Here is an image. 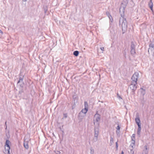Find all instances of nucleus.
I'll return each mask as SVG.
<instances>
[{
  "label": "nucleus",
  "instance_id": "obj_28",
  "mask_svg": "<svg viewBox=\"0 0 154 154\" xmlns=\"http://www.w3.org/2000/svg\"><path fill=\"white\" fill-rule=\"evenodd\" d=\"M23 88H21L20 89V90L19 91V93L20 94H21L23 92Z\"/></svg>",
  "mask_w": 154,
  "mask_h": 154
},
{
  "label": "nucleus",
  "instance_id": "obj_39",
  "mask_svg": "<svg viewBox=\"0 0 154 154\" xmlns=\"http://www.w3.org/2000/svg\"><path fill=\"white\" fill-rule=\"evenodd\" d=\"M130 153L131 154H134V151H133V149H131Z\"/></svg>",
  "mask_w": 154,
  "mask_h": 154
},
{
  "label": "nucleus",
  "instance_id": "obj_19",
  "mask_svg": "<svg viewBox=\"0 0 154 154\" xmlns=\"http://www.w3.org/2000/svg\"><path fill=\"white\" fill-rule=\"evenodd\" d=\"M99 130V129L98 127H94V133L98 134Z\"/></svg>",
  "mask_w": 154,
  "mask_h": 154
},
{
  "label": "nucleus",
  "instance_id": "obj_30",
  "mask_svg": "<svg viewBox=\"0 0 154 154\" xmlns=\"http://www.w3.org/2000/svg\"><path fill=\"white\" fill-rule=\"evenodd\" d=\"M149 48H153L154 47V44L151 43L149 44Z\"/></svg>",
  "mask_w": 154,
  "mask_h": 154
},
{
  "label": "nucleus",
  "instance_id": "obj_23",
  "mask_svg": "<svg viewBox=\"0 0 154 154\" xmlns=\"http://www.w3.org/2000/svg\"><path fill=\"white\" fill-rule=\"evenodd\" d=\"M131 53L132 56H134L136 54L135 49H131Z\"/></svg>",
  "mask_w": 154,
  "mask_h": 154
},
{
  "label": "nucleus",
  "instance_id": "obj_4",
  "mask_svg": "<svg viewBox=\"0 0 154 154\" xmlns=\"http://www.w3.org/2000/svg\"><path fill=\"white\" fill-rule=\"evenodd\" d=\"M125 7V6H121L119 8V12L121 17H122V18H124V12Z\"/></svg>",
  "mask_w": 154,
  "mask_h": 154
},
{
  "label": "nucleus",
  "instance_id": "obj_20",
  "mask_svg": "<svg viewBox=\"0 0 154 154\" xmlns=\"http://www.w3.org/2000/svg\"><path fill=\"white\" fill-rule=\"evenodd\" d=\"M79 54V52L78 51H75L73 52V55L75 57H77Z\"/></svg>",
  "mask_w": 154,
  "mask_h": 154
},
{
  "label": "nucleus",
  "instance_id": "obj_17",
  "mask_svg": "<svg viewBox=\"0 0 154 154\" xmlns=\"http://www.w3.org/2000/svg\"><path fill=\"white\" fill-rule=\"evenodd\" d=\"M43 9L45 13L46 14V13H47V11L48 10V6L47 5L44 6Z\"/></svg>",
  "mask_w": 154,
  "mask_h": 154
},
{
  "label": "nucleus",
  "instance_id": "obj_11",
  "mask_svg": "<svg viewBox=\"0 0 154 154\" xmlns=\"http://www.w3.org/2000/svg\"><path fill=\"white\" fill-rule=\"evenodd\" d=\"M148 52L149 54H151L153 56L154 55V48H149L148 50Z\"/></svg>",
  "mask_w": 154,
  "mask_h": 154
},
{
  "label": "nucleus",
  "instance_id": "obj_36",
  "mask_svg": "<svg viewBox=\"0 0 154 154\" xmlns=\"http://www.w3.org/2000/svg\"><path fill=\"white\" fill-rule=\"evenodd\" d=\"M97 138H98V137H94V138H93V141L94 142L97 141Z\"/></svg>",
  "mask_w": 154,
  "mask_h": 154
},
{
  "label": "nucleus",
  "instance_id": "obj_24",
  "mask_svg": "<svg viewBox=\"0 0 154 154\" xmlns=\"http://www.w3.org/2000/svg\"><path fill=\"white\" fill-rule=\"evenodd\" d=\"M72 109H73L75 107L76 105L75 103V101H74L73 102H72Z\"/></svg>",
  "mask_w": 154,
  "mask_h": 154
},
{
  "label": "nucleus",
  "instance_id": "obj_32",
  "mask_svg": "<svg viewBox=\"0 0 154 154\" xmlns=\"http://www.w3.org/2000/svg\"><path fill=\"white\" fill-rule=\"evenodd\" d=\"M63 118L62 119H63L64 118H66L67 117V113H63Z\"/></svg>",
  "mask_w": 154,
  "mask_h": 154
},
{
  "label": "nucleus",
  "instance_id": "obj_40",
  "mask_svg": "<svg viewBox=\"0 0 154 154\" xmlns=\"http://www.w3.org/2000/svg\"><path fill=\"white\" fill-rule=\"evenodd\" d=\"M135 91L131 90V93L132 95H134L135 94Z\"/></svg>",
  "mask_w": 154,
  "mask_h": 154
},
{
  "label": "nucleus",
  "instance_id": "obj_15",
  "mask_svg": "<svg viewBox=\"0 0 154 154\" xmlns=\"http://www.w3.org/2000/svg\"><path fill=\"white\" fill-rule=\"evenodd\" d=\"M135 45L134 44V42L132 41L131 42V45L130 46L131 49H135Z\"/></svg>",
  "mask_w": 154,
  "mask_h": 154
},
{
  "label": "nucleus",
  "instance_id": "obj_41",
  "mask_svg": "<svg viewBox=\"0 0 154 154\" xmlns=\"http://www.w3.org/2000/svg\"><path fill=\"white\" fill-rule=\"evenodd\" d=\"M120 130H117L116 131V134L117 135H118L119 134Z\"/></svg>",
  "mask_w": 154,
  "mask_h": 154
},
{
  "label": "nucleus",
  "instance_id": "obj_53",
  "mask_svg": "<svg viewBox=\"0 0 154 154\" xmlns=\"http://www.w3.org/2000/svg\"><path fill=\"white\" fill-rule=\"evenodd\" d=\"M126 2H127V3H128V0H127L126 1Z\"/></svg>",
  "mask_w": 154,
  "mask_h": 154
},
{
  "label": "nucleus",
  "instance_id": "obj_42",
  "mask_svg": "<svg viewBox=\"0 0 154 154\" xmlns=\"http://www.w3.org/2000/svg\"><path fill=\"white\" fill-rule=\"evenodd\" d=\"M98 134H97V133H95L94 134V137H98Z\"/></svg>",
  "mask_w": 154,
  "mask_h": 154
},
{
  "label": "nucleus",
  "instance_id": "obj_49",
  "mask_svg": "<svg viewBox=\"0 0 154 154\" xmlns=\"http://www.w3.org/2000/svg\"><path fill=\"white\" fill-rule=\"evenodd\" d=\"M0 33H1L2 34H3V32L1 30H0Z\"/></svg>",
  "mask_w": 154,
  "mask_h": 154
},
{
  "label": "nucleus",
  "instance_id": "obj_21",
  "mask_svg": "<svg viewBox=\"0 0 154 154\" xmlns=\"http://www.w3.org/2000/svg\"><path fill=\"white\" fill-rule=\"evenodd\" d=\"M84 108L88 109V105L87 102L85 101L84 102Z\"/></svg>",
  "mask_w": 154,
  "mask_h": 154
},
{
  "label": "nucleus",
  "instance_id": "obj_56",
  "mask_svg": "<svg viewBox=\"0 0 154 154\" xmlns=\"http://www.w3.org/2000/svg\"><path fill=\"white\" fill-rule=\"evenodd\" d=\"M124 54H125V55L126 54V53H125Z\"/></svg>",
  "mask_w": 154,
  "mask_h": 154
},
{
  "label": "nucleus",
  "instance_id": "obj_2",
  "mask_svg": "<svg viewBox=\"0 0 154 154\" xmlns=\"http://www.w3.org/2000/svg\"><path fill=\"white\" fill-rule=\"evenodd\" d=\"M11 143V142L9 140L7 139L5 141V154H10V146L9 145Z\"/></svg>",
  "mask_w": 154,
  "mask_h": 154
},
{
  "label": "nucleus",
  "instance_id": "obj_14",
  "mask_svg": "<svg viewBox=\"0 0 154 154\" xmlns=\"http://www.w3.org/2000/svg\"><path fill=\"white\" fill-rule=\"evenodd\" d=\"M17 85H19L21 88H23L24 85V83L23 81L22 82H20L18 84H17Z\"/></svg>",
  "mask_w": 154,
  "mask_h": 154
},
{
  "label": "nucleus",
  "instance_id": "obj_8",
  "mask_svg": "<svg viewBox=\"0 0 154 154\" xmlns=\"http://www.w3.org/2000/svg\"><path fill=\"white\" fill-rule=\"evenodd\" d=\"M85 116L86 114L84 113H83L82 112H80L79 113L78 116V118L79 120V121H82L83 119L84 118V117Z\"/></svg>",
  "mask_w": 154,
  "mask_h": 154
},
{
  "label": "nucleus",
  "instance_id": "obj_16",
  "mask_svg": "<svg viewBox=\"0 0 154 154\" xmlns=\"http://www.w3.org/2000/svg\"><path fill=\"white\" fill-rule=\"evenodd\" d=\"M140 89L142 90V91H140L141 94L143 95V97L144 95L146 94V90L142 88H141Z\"/></svg>",
  "mask_w": 154,
  "mask_h": 154
},
{
  "label": "nucleus",
  "instance_id": "obj_45",
  "mask_svg": "<svg viewBox=\"0 0 154 154\" xmlns=\"http://www.w3.org/2000/svg\"><path fill=\"white\" fill-rule=\"evenodd\" d=\"M132 143V142L131 143L130 146H131L132 148H133V146L135 144H133Z\"/></svg>",
  "mask_w": 154,
  "mask_h": 154
},
{
  "label": "nucleus",
  "instance_id": "obj_46",
  "mask_svg": "<svg viewBox=\"0 0 154 154\" xmlns=\"http://www.w3.org/2000/svg\"><path fill=\"white\" fill-rule=\"evenodd\" d=\"M5 125L6 126L5 129H6L7 128V121H6L5 123Z\"/></svg>",
  "mask_w": 154,
  "mask_h": 154
},
{
  "label": "nucleus",
  "instance_id": "obj_51",
  "mask_svg": "<svg viewBox=\"0 0 154 154\" xmlns=\"http://www.w3.org/2000/svg\"><path fill=\"white\" fill-rule=\"evenodd\" d=\"M121 154H124V152L123 151H122L121 152Z\"/></svg>",
  "mask_w": 154,
  "mask_h": 154
},
{
  "label": "nucleus",
  "instance_id": "obj_38",
  "mask_svg": "<svg viewBox=\"0 0 154 154\" xmlns=\"http://www.w3.org/2000/svg\"><path fill=\"white\" fill-rule=\"evenodd\" d=\"M55 152L56 154H60V152L59 151H55Z\"/></svg>",
  "mask_w": 154,
  "mask_h": 154
},
{
  "label": "nucleus",
  "instance_id": "obj_26",
  "mask_svg": "<svg viewBox=\"0 0 154 154\" xmlns=\"http://www.w3.org/2000/svg\"><path fill=\"white\" fill-rule=\"evenodd\" d=\"M106 14L107 15V16L109 17V19H110L111 18H112V17L110 15V13L109 12H106Z\"/></svg>",
  "mask_w": 154,
  "mask_h": 154
},
{
  "label": "nucleus",
  "instance_id": "obj_9",
  "mask_svg": "<svg viewBox=\"0 0 154 154\" xmlns=\"http://www.w3.org/2000/svg\"><path fill=\"white\" fill-rule=\"evenodd\" d=\"M137 84L136 83H132L131 82V84L130 86V88L131 90L136 91L137 89V87L136 85Z\"/></svg>",
  "mask_w": 154,
  "mask_h": 154
},
{
  "label": "nucleus",
  "instance_id": "obj_29",
  "mask_svg": "<svg viewBox=\"0 0 154 154\" xmlns=\"http://www.w3.org/2000/svg\"><path fill=\"white\" fill-rule=\"evenodd\" d=\"M90 153L91 154H94V150L91 147L90 149Z\"/></svg>",
  "mask_w": 154,
  "mask_h": 154
},
{
  "label": "nucleus",
  "instance_id": "obj_48",
  "mask_svg": "<svg viewBox=\"0 0 154 154\" xmlns=\"http://www.w3.org/2000/svg\"><path fill=\"white\" fill-rule=\"evenodd\" d=\"M104 48H103V47H101V48H100V49H101V50H102V51H103V50H104Z\"/></svg>",
  "mask_w": 154,
  "mask_h": 154
},
{
  "label": "nucleus",
  "instance_id": "obj_50",
  "mask_svg": "<svg viewBox=\"0 0 154 154\" xmlns=\"http://www.w3.org/2000/svg\"><path fill=\"white\" fill-rule=\"evenodd\" d=\"M144 147H145V149H146V150H147V146H145Z\"/></svg>",
  "mask_w": 154,
  "mask_h": 154
},
{
  "label": "nucleus",
  "instance_id": "obj_55",
  "mask_svg": "<svg viewBox=\"0 0 154 154\" xmlns=\"http://www.w3.org/2000/svg\"><path fill=\"white\" fill-rule=\"evenodd\" d=\"M126 92H127V94H128V92L127 91V90L126 91Z\"/></svg>",
  "mask_w": 154,
  "mask_h": 154
},
{
  "label": "nucleus",
  "instance_id": "obj_25",
  "mask_svg": "<svg viewBox=\"0 0 154 154\" xmlns=\"http://www.w3.org/2000/svg\"><path fill=\"white\" fill-rule=\"evenodd\" d=\"M113 138L111 136L110 137V146H111L113 143Z\"/></svg>",
  "mask_w": 154,
  "mask_h": 154
},
{
  "label": "nucleus",
  "instance_id": "obj_10",
  "mask_svg": "<svg viewBox=\"0 0 154 154\" xmlns=\"http://www.w3.org/2000/svg\"><path fill=\"white\" fill-rule=\"evenodd\" d=\"M24 140L23 146L26 149H28L29 148L28 141H26L24 139Z\"/></svg>",
  "mask_w": 154,
  "mask_h": 154
},
{
  "label": "nucleus",
  "instance_id": "obj_7",
  "mask_svg": "<svg viewBox=\"0 0 154 154\" xmlns=\"http://www.w3.org/2000/svg\"><path fill=\"white\" fill-rule=\"evenodd\" d=\"M135 122L137 126L141 125V123L140 118L139 116V114L137 113L136 114V116L135 119Z\"/></svg>",
  "mask_w": 154,
  "mask_h": 154
},
{
  "label": "nucleus",
  "instance_id": "obj_1",
  "mask_svg": "<svg viewBox=\"0 0 154 154\" xmlns=\"http://www.w3.org/2000/svg\"><path fill=\"white\" fill-rule=\"evenodd\" d=\"M122 24V33L124 34L127 31V23L125 18H122V19H120L119 23V25H120Z\"/></svg>",
  "mask_w": 154,
  "mask_h": 154
},
{
  "label": "nucleus",
  "instance_id": "obj_44",
  "mask_svg": "<svg viewBox=\"0 0 154 154\" xmlns=\"http://www.w3.org/2000/svg\"><path fill=\"white\" fill-rule=\"evenodd\" d=\"M109 19L110 20L111 22L112 23L113 22V20L112 17V18H111L110 19Z\"/></svg>",
  "mask_w": 154,
  "mask_h": 154
},
{
  "label": "nucleus",
  "instance_id": "obj_37",
  "mask_svg": "<svg viewBox=\"0 0 154 154\" xmlns=\"http://www.w3.org/2000/svg\"><path fill=\"white\" fill-rule=\"evenodd\" d=\"M143 100H142V101H141V103L143 104V106L144 104V98L143 97Z\"/></svg>",
  "mask_w": 154,
  "mask_h": 154
},
{
  "label": "nucleus",
  "instance_id": "obj_12",
  "mask_svg": "<svg viewBox=\"0 0 154 154\" xmlns=\"http://www.w3.org/2000/svg\"><path fill=\"white\" fill-rule=\"evenodd\" d=\"M137 131V134L139 137L140 136V131L141 129V125H138Z\"/></svg>",
  "mask_w": 154,
  "mask_h": 154
},
{
  "label": "nucleus",
  "instance_id": "obj_43",
  "mask_svg": "<svg viewBox=\"0 0 154 154\" xmlns=\"http://www.w3.org/2000/svg\"><path fill=\"white\" fill-rule=\"evenodd\" d=\"M100 115V114L98 113V111H97L96 112V113H95V115H94V116H97V115Z\"/></svg>",
  "mask_w": 154,
  "mask_h": 154
},
{
  "label": "nucleus",
  "instance_id": "obj_22",
  "mask_svg": "<svg viewBox=\"0 0 154 154\" xmlns=\"http://www.w3.org/2000/svg\"><path fill=\"white\" fill-rule=\"evenodd\" d=\"M88 110V109H85V108H84V109H82L80 112H82L83 113H84L86 114Z\"/></svg>",
  "mask_w": 154,
  "mask_h": 154
},
{
  "label": "nucleus",
  "instance_id": "obj_5",
  "mask_svg": "<svg viewBox=\"0 0 154 154\" xmlns=\"http://www.w3.org/2000/svg\"><path fill=\"white\" fill-rule=\"evenodd\" d=\"M101 116L100 115L97 116H94V119H93V124L95 125V122H97L100 121L101 120Z\"/></svg>",
  "mask_w": 154,
  "mask_h": 154
},
{
  "label": "nucleus",
  "instance_id": "obj_13",
  "mask_svg": "<svg viewBox=\"0 0 154 154\" xmlns=\"http://www.w3.org/2000/svg\"><path fill=\"white\" fill-rule=\"evenodd\" d=\"M131 140L133 141L132 143L133 144H135V134H133L131 137Z\"/></svg>",
  "mask_w": 154,
  "mask_h": 154
},
{
  "label": "nucleus",
  "instance_id": "obj_3",
  "mask_svg": "<svg viewBox=\"0 0 154 154\" xmlns=\"http://www.w3.org/2000/svg\"><path fill=\"white\" fill-rule=\"evenodd\" d=\"M139 73L137 72H135L132 76L131 79L132 80L131 82L132 83H136L137 84V81L139 77Z\"/></svg>",
  "mask_w": 154,
  "mask_h": 154
},
{
  "label": "nucleus",
  "instance_id": "obj_18",
  "mask_svg": "<svg viewBox=\"0 0 154 154\" xmlns=\"http://www.w3.org/2000/svg\"><path fill=\"white\" fill-rule=\"evenodd\" d=\"M152 0H150L148 4V5L150 8H153V4L152 2Z\"/></svg>",
  "mask_w": 154,
  "mask_h": 154
},
{
  "label": "nucleus",
  "instance_id": "obj_54",
  "mask_svg": "<svg viewBox=\"0 0 154 154\" xmlns=\"http://www.w3.org/2000/svg\"><path fill=\"white\" fill-rule=\"evenodd\" d=\"M27 0H23V2H26Z\"/></svg>",
  "mask_w": 154,
  "mask_h": 154
},
{
  "label": "nucleus",
  "instance_id": "obj_52",
  "mask_svg": "<svg viewBox=\"0 0 154 154\" xmlns=\"http://www.w3.org/2000/svg\"><path fill=\"white\" fill-rule=\"evenodd\" d=\"M144 153H145V154H147V152L145 151Z\"/></svg>",
  "mask_w": 154,
  "mask_h": 154
},
{
  "label": "nucleus",
  "instance_id": "obj_6",
  "mask_svg": "<svg viewBox=\"0 0 154 154\" xmlns=\"http://www.w3.org/2000/svg\"><path fill=\"white\" fill-rule=\"evenodd\" d=\"M25 75L23 74V72L22 71H20V73L19 75V80L17 81V84L20 82H22L23 81Z\"/></svg>",
  "mask_w": 154,
  "mask_h": 154
},
{
  "label": "nucleus",
  "instance_id": "obj_34",
  "mask_svg": "<svg viewBox=\"0 0 154 154\" xmlns=\"http://www.w3.org/2000/svg\"><path fill=\"white\" fill-rule=\"evenodd\" d=\"M97 126H94V127H98V128H99V127H100V123L99 122H97Z\"/></svg>",
  "mask_w": 154,
  "mask_h": 154
},
{
  "label": "nucleus",
  "instance_id": "obj_27",
  "mask_svg": "<svg viewBox=\"0 0 154 154\" xmlns=\"http://www.w3.org/2000/svg\"><path fill=\"white\" fill-rule=\"evenodd\" d=\"M77 97V96L76 94H75L73 95L72 98L74 100V101H75V99H76Z\"/></svg>",
  "mask_w": 154,
  "mask_h": 154
},
{
  "label": "nucleus",
  "instance_id": "obj_35",
  "mask_svg": "<svg viewBox=\"0 0 154 154\" xmlns=\"http://www.w3.org/2000/svg\"><path fill=\"white\" fill-rule=\"evenodd\" d=\"M118 141H117V142H116V150H118Z\"/></svg>",
  "mask_w": 154,
  "mask_h": 154
},
{
  "label": "nucleus",
  "instance_id": "obj_47",
  "mask_svg": "<svg viewBox=\"0 0 154 154\" xmlns=\"http://www.w3.org/2000/svg\"><path fill=\"white\" fill-rule=\"evenodd\" d=\"M150 8L151 9V11H152V13H153L154 12V11L153 10V8Z\"/></svg>",
  "mask_w": 154,
  "mask_h": 154
},
{
  "label": "nucleus",
  "instance_id": "obj_31",
  "mask_svg": "<svg viewBox=\"0 0 154 154\" xmlns=\"http://www.w3.org/2000/svg\"><path fill=\"white\" fill-rule=\"evenodd\" d=\"M117 97L119 98V99H122V98L119 95V94L117 93Z\"/></svg>",
  "mask_w": 154,
  "mask_h": 154
},
{
  "label": "nucleus",
  "instance_id": "obj_33",
  "mask_svg": "<svg viewBox=\"0 0 154 154\" xmlns=\"http://www.w3.org/2000/svg\"><path fill=\"white\" fill-rule=\"evenodd\" d=\"M120 127L119 126V124H118V126L116 127V129H117V130H120Z\"/></svg>",
  "mask_w": 154,
  "mask_h": 154
}]
</instances>
